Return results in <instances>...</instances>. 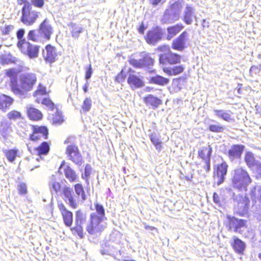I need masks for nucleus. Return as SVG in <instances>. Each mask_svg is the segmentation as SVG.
Here are the masks:
<instances>
[{"mask_svg":"<svg viewBox=\"0 0 261 261\" xmlns=\"http://www.w3.org/2000/svg\"><path fill=\"white\" fill-rule=\"evenodd\" d=\"M213 112L217 117L222 119L223 120L230 122L232 119L231 118V112L229 110H214Z\"/></svg>","mask_w":261,"mask_h":261,"instance_id":"f704fd0d","label":"nucleus"},{"mask_svg":"<svg viewBox=\"0 0 261 261\" xmlns=\"http://www.w3.org/2000/svg\"><path fill=\"white\" fill-rule=\"evenodd\" d=\"M39 33L38 30H31L28 34V39L33 41H38L39 40Z\"/></svg>","mask_w":261,"mask_h":261,"instance_id":"09e8293b","label":"nucleus"},{"mask_svg":"<svg viewBox=\"0 0 261 261\" xmlns=\"http://www.w3.org/2000/svg\"><path fill=\"white\" fill-rule=\"evenodd\" d=\"M146 29V28L145 27L144 23H142L138 29V31L140 33V34L143 35L144 34V32Z\"/></svg>","mask_w":261,"mask_h":261,"instance_id":"774afa93","label":"nucleus"},{"mask_svg":"<svg viewBox=\"0 0 261 261\" xmlns=\"http://www.w3.org/2000/svg\"><path fill=\"white\" fill-rule=\"evenodd\" d=\"M63 194L65 202L72 208L77 207V203L73 196V190L70 187H64L63 189Z\"/></svg>","mask_w":261,"mask_h":261,"instance_id":"aec40b11","label":"nucleus"},{"mask_svg":"<svg viewBox=\"0 0 261 261\" xmlns=\"http://www.w3.org/2000/svg\"><path fill=\"white\" fill-rule=\"evenodd\" d=\"M21 12V21L27 25H31L34 24L39 14V12L32 10V5L23 7Z\"/></svg>","mask_w":261,"mask_h":261,"instance_id":"0eeeda50","label":"nucleus"},{"mask_svg":"<svg viewBox=\"0 0 261 261\" xmlns=\"http://www.w3.org/2000/svg\"><path fill=\"white\" fill-rule=\"evenodd\" d=\"M188 33L184 31L178 37L174 39L172 44V48L179 51H182L186 48V43L187 40Z\"/></svg>","mask_w":261,"mask_h":261,"instance_id":"6ab92c4d","label":"nucleus"},{"mask_svg":"<svg viewBox=\"0 0 261 261\" xmlns=\"http://www.w3.org/2000/svg\"><path fill=\"white\" fill-rule=\"evenodd\" d=\"M228 220V227L236 232L240 233L242 229L246 227L247 220L239 219L234 216H227Z\"/></svg>","mask_w":261,"mask_h":261,"instance_id":"2eb2a0df","label":"nucleus"},{"mask_svg":"<svg viewBox=\"0 0 261 261\" xmlns=\"http://www.w3.org/2000/svg\"><path fill=\"white\" fill-rule=\"evenodd\" d=\"M14 102V99L10 96L0 94V109L6 111Z\"/></svg>","mask_w":261,"mask_h":261,"instance_id":"c85d7f7f","label":"nucleus"},{"mask_svg":"<svg viewBox=\"0 0 261 261\" xmlns=\"http://www.w3.org/2000/svg\"><path fill=\"white\" fill-rule=\"evenodd\" d=\"M212 151V148L210 145L208 147H201L198 151V156L204 162L203 168L206 172H208L211 170V158Z\"/></svg>","mask_w":261,"mask_h":261,"instance_id":"f8f14e48","label":"nucleus"},{"mask_svg":"<svg viewBox=\"0 0 261 261\" xmlns=\"http://www.w3.org/2000/svg\"><path fill=\"white\" fill-rule=\"evenodd\" d=\"M83 30V28L79 25L72 24L71 33L72 37L77 39L80 36V34L82 33Z\"/></svg>","mask_w":261,"mask_h":261,"instance_id":"a18cd8bd","label":"nucleus"},{"mask_svg":"<svg viewBox=\"0 0 261 261\" xmlns=\"http://www.w3.org/2000/svg\"><path fill=\"white\" fill-rule=\"evenodd\" d=\"M43 56L46 61L50 63H53L57 57L55 47L50 44L47 45L45 49L43 51Z\"/></svg>","mask_w":261,"mask_h":261,"instance_id":"b1692460","label":"nucleus"},{"mask_svg":"<svg viewBox=\"0 0 261 261\" xmlns=\"http://www.w3.org/2000/svg\"><path fill=\"white\" fill-rule=\"evenodd\" d=\"M165 33V29L157 25L147 32L146 35L144 37L145 39L148 44L155 45L162 40Z\"/></svg>","mask_w":261,"mask_h":261,"instance_id":"423d86ee","label":"nucleus"},{"mask_svg":"<svg viewBox=\"0 0 261 261\" xmlns=\"http://www.w3.org/2000/svg\"><path fill=\"white\" fill-rule=\"evenodd\" d=\"M232 198L233 201L237 202L239 209V213L241 215L246 214L249 209L250 200L246 195L242 194L236 195L232 194Z\"/></svg>","mask_w":261,"mask_h":261,"instance_id":"9b49d317","label":"nucleus"},{"mask_svg":"<svg viewBox=\"0 0 261 261\" xmlns=\"http://www.w3.org/2000/svg\"><path fill=\"white\" fill-rule=\"evenodd\" d=\"M38 32L41 37L46 40H49L53 33V27L49 20L45 19L40 24Z\"/></svg>","mask_w":261,"mask_h":261,"instance_id":"a211bd4d","label":"nucleus"},{"mask_svg":"<svg viewBox=\"0 0 261 261\" xmlns=\"http://www.w3.org/2000/svg\"><path fill=\"white\" fill-rule=\"evenodd\" d=\"M184 26L182 23H177L175 25L168 27L167 28V39L171 40L178 33H179L183 29Z\"/></svg>","mask_w":261,"mask_h":261,"instance_id":"cd10ccee","label":"nucleus"},{"mask_svg":"<svg viewBox=\"0 0 261 261\" xmlns=\"http://www.w3.org/2000/svg\"><path fill=\"white\" fill-rule=\"evenodd\" d=\"M31 5H33L36 7L42 8L44 5L45 0H30Z\"/></svg>","mask_w":261,"mask_h":261,"instance_id":"4d7b16f0","label":"nucleus"},{"mask_svg":"<svg viewBox=\"0 0 261 261\" xmlns=\"http://www.w3.org/2000/svg\"><path fill=\"white\" fill-rule=\"evenodd\" d=\"M104 220V218L98 216L96 213H92L90 214V221L88 223L86 230L91 235L95 234L96 232L101 231L103 228L100 225V223Z\"/></svg>","mask_w":261,"mask_h":261,"instance_id":"39448f33","label":"nucleus"},{"mask_svg":"<svg viewBox=\"0 0 261 261\" xmlns=\"http://www.w3.org/2000/svg\"><path fill=\"white\" fill-rule=\"evenodd\" d=\"M225 129L224 126L216 124H211L208 127V129L210 132L216 133H223Z\"/></svg>","mask_w":261,"mask_h":261,"instance_id":"c03bdc74","label":"nucleus"},{"mask_svg":"<svg viewBox=\"0 0 261 261\" xmlns=\"http://www.w3.org/2000/svg\"><path fill=\"white\" fill-rule=\"evenodd\" d=\"M17 46L23 54L28 56L30 59L38 57L40 47L39 45L32 44L27 41L23 44L17 43Z\"/></svg>","mask_w":261,"mask_h":261,"instance_id":"1a4fd4ad","label":"nucleus"},{"mask_svg":"<svg viewBox=\"0 0 261 261\" xmlns=\"http://www.w3.org/2000/svg\"><path fill=\"white\" fill-rule=\"evenodd\" d=\"M252 182V179L247 171L242 167H238L232 171L231 186L241 192H246Z\"/></svg>","mask_w":261,"mask_h":261,"instance_id":"f257e3e1","label":"nucleus"},{"mask_svg":"<svg viewBox=\"0 0 261 261\" xmlns=\"http://www.w3.org/2000/svg\"><path fill=\"white\" fill-rule=\"evenodd\" d=\"M195 10L191 7L187 5L185 8L183 14L182 20L187 24H191L193 22V19L196 17L194 15Z\"/></svg>","mask_w":261,"mask_h":261,"instance_id":"a878e982","label":"nucleus"},{"mask_svg":"<svg viewBox=\"0 0 261 261\" xmlns=\"http://www.w3.org/2000/svg\"><path fill=\"white\" fill-rule=\"evenodd\" d=\"M18 152V150L16 148L6 149L4 151V153L7 160L11 163L15 161L17 156Z\"/></svg>","mask_w":261,"mask_h":261,"instance_id":"ea45409f","label":"nucleus"},{"mask_svg":"<svg viewBox=\"0 0 261 261\" xmlns=\"http://www.w3.org/2000/svg\"><path fill=\"white\" fill-rule=\"evenodd\" d=\"M21 63V60L9 54L7 55L2 56L0 57V64L2 65H7L10 63L17 64Z\"/></svg>","mask_w":261,"mask_h":261,"instance_id":"473e14b6","label":"nucleus"},{"mask_svg":"<svg viewBox=\"0 0 261 261\" xmlns=\"http://www.w3.org/2000/svg\"><path fill=\"white\" fill-rule=\"evenodd\" d=\"M256 179L261 178V161H259L251 170Z\"/></svg>","mask_w":261,"mask_h":261,"instance_id":"49530a36","label":"nucleus"},{"mask_svg":"<svg viewBox=\"0 0 261 261\" xmlns=\"http://www.w3.org/2000/svg\"><path fill=\"white\" fill-rule=\"evenodd\" d=\"M126 75L123 73V70L116 76L115 81L118 83H121L125 81Z\"/></svg>","mask_w":261,"mask_h":261,"instance_id":"bf43d9fd","label":"nucleus"},{"mask_svg":"<svg viewBox=\"0 0 261 261\" xmlns=\"http://www.w3.org/2000/svg\"><path fill=\"white\" fill-rule=\"evenodd\" d=\"M14 27L12 25H5V26H1L0 31L3 35H9L10 32L13 29Z\"/></svg>","mask_w":261,"mask_h":261,"instance_id":"5fc2aeb1","label":"nucleus"},{"mask_svg":"<svg viewBox=\"0 0 261 261\" xmlns=\"http://www.w3.org/2000/svg\"><path fill=\"white\" fill-rule=\"evenodd\" d=\"M18 190L19 191V193L21 195H24L27 194V187L25 184L24 183H20L18 186Z\"/></svg>","mask_w":261,"mask_h":261,"instance_id":"13d9d810","label":"nucleus"},{"mask_svg":"<svg viewBox=\"0 0 261 261\" xmlns=\"http://www.w3.org/2000/svg\"><path fill=\"white\" fill-rule=\"evenodd\" d=\"M95 209L96 211V214L98 216L105 218V210L102 205L97 202L94 203Z\"/></svg>","mask_w":261,"mask_h":261,"instance_id":"de8ad7c7","label":"nucleus"},{"mask_svg":"<svg viewBox=\"0 0 261 261\" xmlns=\"http://www.w3.org/2000/svg\"><path fill=\"white\" fill-rule=\"evenodd\" d=\"M59 209L62 214L65 225L67 227H70L73 222V214L68 210L63 203L58 205Z\"/></svg>","mask_w":261,"mask_h":261,"instance_id":"5701e85b","label":"nucleus"},{"mask_svg":"<svg viewBox=\"0 0 261 261\" xmlns=\"http://www.w3.org/2000/svg\"><path fill=\"white\" fill-rule=\"evenodd\" d=\"M32 129L33 133L30 136L31 141L37 142L42 139H47L48 130L46 126L33 125Z\"/></svg>","mask_w":261,"mask_h":261,"instance_id":"4468645a","label":"nucleus"},{"mask_svg":"<svg viewBox=\"0 0 261 261\" xmlns=\"http://www.w3.org/2000/svg\"><path fill=\"white\" fill-rule=\"evenodd\" d=\"M18 1V4L19 5H22V4H23V7H25V6H29L30 5H31V4L30 3V0H17Z\"/></svg>","mask_w":261,"mask_h":261,"instance_id":"69168bd1","label":"nucleus"},{"mask_svg":"<svg viewBox=\"0 0 261 261\" xmlns=\"http://www.w3.org/2000/svg\"><path fill=\"white\" fill-rule=\"evenodd\" d=\"M92 72H92V66H91V65L90 64V65H89L88 67H87L86 68V74H85V78L87 80V81H88V80L91 78L92 74Z\"/></svg>","mask_w":261,"mask_h":261,"instance_id":"680f3d73","label":"nucleus"},{"mask_svg":"<svg viewBox=\"0 0 261 261\" xmlns=\"http://www.w3.org/2000/svg\"><path fill=\"white\" fill-rule=\"evenodd\" d=\"M213 200L214 202L218 206L220 207L222 206V202L219 195L216 193L214 192L213 196Z\"/></svg>","mask_w":261,"mask_h":261,"instance_id":"052dcab7","label":"nucleus"},{"mask_svg":"<svg viewBox=\"0 0 261 261\" xmlns=\"http://www.w3.org/2000/svg\"><path fill=\"white\" fill-rule=\"evenodd\" d=\"M37 82L35 73L25 72L19 75L18 77V88L21 90L19 93H14L20 97L24 96L26 93L31 91Z\"/></svg>","mask_w":261,"mask_h":261,"instance_id":"7ed1b4c3","label":"nucleus"},{"mask_svg":"<svg viewBox=\"0 0 261 261\" xmlns=\"http://www.w3.org/2000/svg\"><path fill=\"white\" fill-rule=\"evenodd\" d=\"M245 146L242 144H234L231 146L228 150V157L233 162L240 159L244 150Z\"/></svg>","mask_w":261,"mask_h":261,"instance_id":"f3484780","label":"nucleus"},{"mask_svg":"<svg viewBox=\"0 0 261 261\" xmlns=\"http://www.w3.org/2000/svg\"><path fill=\"white\" fill-rule=\"evenodd\" d=\"M25 33V30L23 29H19L16 33V36L18 40L17 43H22V44L27 42L25 38H23V36Z\"/></svg>","mask_w":261,"mask_h":261,"instance_id":"3c124183","label":"nucleus"},{"mask_svg":"<svg viewBox=\"0 0 261 261\" xmlns=\"http://www.w3.org/2000/svg\"><path fill=\"white\" fill-rule=\"evenodd\" d=\"M74 188L76 194L78 196H81L83 201L86 200L87 196L82 185L81 184H76L74 185Z\"/></svg>","mask_w":261,"mask_h":261,"instance_id":"79ce46f5","label":"nucleus"},{"mask_svg":"<svg viewBox=\"0 0 261 261\" xmlns=\"http://www.w3.org/2000/svg\"><path fill=\"white\" fill-rule=\"evenodd\" d=\"M244 161L246 165L251 171L254 167L256 164L259 161L255 158L253 153L249 151L246 152Z\"/></svg>","mask_w":261,"mask_h":261,"instance_id":"2f4dec72","label":"nucleus"},{"mask_svg":"<svg viewBox=\"0 0 261 261\" xmlns=\"http://www.w3.org/2000/svg\"><path fill=\"white\" fill-rule=\"evenodd\" d=\"M63 121V118L62 116H59L58 117H55L53 119V122L54 123H58L61 124Z\"/></svg>","mask_w":261,"mask_h":261,"instance_id":"338daca9","label":"nucleus"},{"mask_svg":"<svg viewBox=\"0 0 261 261\" xmlns=\"http://www.w3.org/2000/svg\"><path fill=\"white\" fill-rule=\"evenodd\" d=\"M5 74L10 78V87L11 91L13 93H19L21 90L18 88V71L16 68H12L5 70Z\"/></svg>","mask_w":261,"mask_h":261,"instance_id":"ddd939ff","label":"nucleus"},{"mask_svg":"<svg viewBox=\"0 0 261 261\" xmlns=\"http://www.w3.org/2000/svg\"><path fill=\"white\" fill-rule=\"evenodd\" d=\"M227 169L228 165L225 162H223L218 166L216 175H215V179L217 180V185L218 186L220 185L224 182Z\"/></svg>","mask_w":261,"mask_h":261,"instance_id":"4be33fe9","label":"nucleus"},{"mask_svg":"<svg viewBox=\"0 0 261 261\" xmlns=\"http://www.w3.org/2000/svg\"><path fill=\"white\" fill-rule=\"evenodd\" d=\"M42 103L46 106L49 109L53 110L55 108V105L53 102L49 99L45 98L42 100Z\"/></svg>","mask_w":261,"mask_h":261,"instance_id":"6e6d98bb","label":"nucleus"},{"mask_svg":"<svg viewBox=\"0 0 261 261\" xmlns=\"http://www.w3.org/2000/svg\"><path fill=\"white\" fill-rule=\"evenodd\" d=\"M144 101L147 106L155 110L162 104V100L152 94H148L144 98Z\"/></svg>","mask_w":261,"mask_h":261,"instance_id":"393cba45","label":"nucleus"},{"mask_svg":"<svg viewBox=\"0 0 261 261\" xmlns=\"http://www.w3.org/2000/svg\"><path fill=\"white\" fill-rule=\"evenodd\" d=\"M91 106H92L91 99L90 97L86 98L84 101L82 108L84 111L88 112L90 110Z\"/></svg>","mask_w":261,"mask_h":261,"instance_id":"864d4df0","label":"nucleus"},{"mask_svg":"<svg viewBox=\"0 0 261 261\" xmlns=\"http://www.w3.org/2000/svg\"><path fill=\"white\" fill-rule=\"evenodd\" d=\"M27 113L28 116L32 120H39L42 117L41 112L35 108H27Z\"/></svg>","mask_w":261,"mask_h":261,"instance_id":"4c0bfd02","label":"nucleus"},{"mask_svg":"<svg viewBox=\"0 0 261 261\" xmlns=\"http://www.w3.org/2000/svg\"><path fill=\"white\" fill-rule=\"evenodd\" d=\"M87 221V214L82 210H79L75 212V226L71 228L72 231L77 233L80 238H83V224Z\"/></svg>","mask_w":261,"mask_h":261,"instance_id":"9d476101","label":"nucleus"},{"mask_svg":"<svg viewBox=\"0 0 261 261\" xmlns=\"http://www.w3.org/2000/svg\"><path fill=\"white\" fill-rule=\"evenodd\" d=\"M231 245L236 252L243 254L246 248V244L241 239L236 237L233 238Z\"/></svg>","mask_w":261,"mask_h":261,"instance_id":"bb28decb","label":"nucleus"},{"mask_svg":"<svg viewBox=\"0 0 261 261\" xmlns=\"http://www.w3.org/2000/svg\"><path fill=\"white\" fill-rule=\"evenodd\" d=\"M36 92H38L41 95L45 94L46 93V88L45 87L42 86L40 84Z\"/></svg>","mask_w":261,"mask_h":261,"instance_id":"0e129e2a","label":"nucleus"},{"mask_svg":"<svg viewBox=\"0 0 261 261\" xmlns=\"http://www.w3.org/2000/svg\"><path fill=\"white\" fill-rule=\"evenodd\" d=\"M148 80L150 84H155L161 86H165L169 82L168 79L158 74L150 76Z\"/></svg>","mask_w":261,"mask_h":261,"instance_id":"7c9ffc66","label":"nucleus"},{"mask_svg":"<svg viewBox=\"0 0 261 261\" xmlns=\"http://www.w3.org/2000/svg\"><path fill=\"white\" fill-rule=\"evenodd\" d=\"M252 200L256 199L261 200V187H254L252 188L250 192Z\"/></svg>","mask_w":261,"mask_h":261,"instance_id":"37998d69","label":"nucleus"},{"mask_svg":"<svg viewBox=\"0 0 261 261\" xmlns=\"http://www.w3.org/2000/svg\"><path fill=\"white\" fill-rule=\"evenodd\" d=\"M50 149L49 143L44 141L38 147L35 148V151L36 154L41 159V155H46Z\"/></svg>","mask_w":261,"mask_h":261,"instance_id":"c9c22d12","label":"nucleus"},{"mask_svg":"<svg viewBox=\"0 0 261 261\" xmlns=\"http://www.w3.org/2000/svg\"><path fill=\"white\" fill-rule=\"evenodd\" d=\"M182 4L179 0L170 1L161 18L163 24H172L179 20L182 10Z\"/></svg>","mask_w":261,"mask_h":261,"instance_id":"f03ea898","label":"nucleus"},{"mask_svg":"<svg viewBox=\"0 0 261 261\" xmlns=\"http://www.w3.org/2000/svg\"><path fill=\"white\" fill-rule=\"evenodd\" d=\"M180 56L170 51L168 53L161 54L159 56V62L161 64H175L180 62Z\"/></svg>","mask_w":261,"mask_h":261,"instance_id":"dca6fc26","label":"nucleus"},{"mask_svg":"<svg viewBox=\"0 0 261 261\" xmlns=\"http://www.w3.org/2000/svg\"><path fill=\"white\" fill-rule=\"evenodd\" d=\"M66 154L68 159L78 166H81L83 163V159L79 149L75 144H69L67 146Z\"/></svg>","mask_w":261,"mask_h":261,"instance_id":"6e6552de","label":"nucleus"},{"mask_svg":"<svg viewBox=\"0 0 261 261\" xmlns=\"http://www.w3.org/2000/svg\"><path fill=\"white\" fill-rule=\"evenodd\" d=\"M149 4L152 6L153 7H156L160 4H163L165 3L166 0H148Z\"/></svg>","mask_w":261,"mask_h":261,"instance_id":"e2e57ef3","label":"nucleus"},{"mask_svg":"<svg viewBox=\"0 0 261 261\" xmlns=\"http://www.w3.org/2000/svg\"><path fill=\"white\" fill-rule=\"evenodd\" d=\"M127 83L133 90L144 86L143 77L134 74H129L127 78Z\"/></svg>","mask_w":261,"mask_h":261,"instance_id":"412c9836","label":"nucleus"},{"mask_svg":"<svg viewBox=\"0 0 261 261\" xmlns=\"http://www.w3.org/2000/svg\"><path fill=\"white\" fill-rule=\"evenodd\" d=\"M7 116V118L10 120H15L21 117V114L17 111L13 110L9 112Z\"/></svg>","mask_w":261,"mask_h":261,"instance_id":"603ef678","label":"nucleus"},{"mask_svg":"<svg viewBox=\"0 0 261 261\" xmlns=\"http://www.w3.org/2000/svg\"><path fill=\"white\" fill-rule=\"evenodd\" d=\"M140 58L139 59H130L129 63L136 68H150L154 64V59L149 53L141 52L140 53Z\"/></svg>","mask_w":261,"mask_h":261,"instance_id":"20e7f679","label":"nucleus"},{"mask_svg":"<svg viewBox=\"0 0 261 261\" xmlns=\"http://www.w3.org/2000/svg\"><path fill=\"white\" fill-rule=\"evenodd\" d=\"M64 174L66 178L70 182H74L78 181L79 177L75 171L70 166H67L64 169Z\"/></svg>","mask_w":261,"mask_h":261,"instance_id":"72a5a7b5","label":"nucleus"},{"mask_svg":"<svg viewBox=\"0 0 261 261\" xmlns=\"http://www.w3.org/2000/svg\"><path fill=\"white\" fill-rule=\"evenodd\" d=\"M184 69L182 65H178L173 67H164L163 71L169 75H174L182 72Z\"/></svg>","mask_w":261,"mask_h":261,"instance_id":"e433bc0d","label":"nucleus"},{"mask_svg":"<svg viewBox=\"0 0 261 261\" xmlns=\"http://www.w3.org/2000/svg\"><path fill=\"white\" fill-rule=\"evenodd\" d=\"M49 188L52 195H57L58 192L60 191L61 188V184L56 181L55 176L53 175L49 182Z\"/></svg>","mask_w":261,"mask_h":261,"instance_id":"58836bf2","label":"nucleus"},{"mask_svg":"<svg viewBox=\"0 0 261 261\" xmlns=\"http://www.w3.org/2000/svg\"><path fill=\"white\" fill-rule=\"evenodd\" d=\"M92 171V167L90 164H86L84 169V173L82 174V178L87 182Z\"/></svg>","mask_w":261,"mask_h":261,"instance_id":"8fccbe9b","label":"nucleus"},{"mask_svg":"<svg viewBox=\"0 0 261 261\" xmlns=\"http://www.w3.org/2000/svg\"><path fill=\"white\" fill-rule=\"evenodd\" d=\"M114 252V248L111 246L109 243L106 242L102 244L100 253L102 255H110Z\"/></svg>","mask_w":261,"mask_h":261,"instance_id":"a19ab883","label":"nucleus"},{"mask_svg":"<svg viewBox=\"0 0 261 261\" xmlns=\"http://www.w3.org/2000/svg\"><path fill=\"white\" fill-rule=\"evenodd\" d=\"M150 133L149 137L151 143L154 145L155 149L159 152H160L163 148L162 142L160 140L159 135L155 132H151V130H148Z\"/></svg>","mask_w":261,"mask_h":261,"instance_id":"c756f323","label":"nucleus"}]
</instances>
